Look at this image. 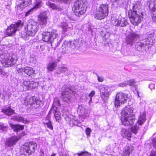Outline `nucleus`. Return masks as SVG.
<instances>
[{"label":"nucleus","instance_id":"obj_18","mask_svg":"<svg viewBox=\"0 0 156 156\" xmlns=\"http://www.w3.org/2000/svg\"><path fill=\"white\" fill-rule=\"evenodd\" d=\"M10 127L14 132H18L21 131L24 129L23 125L19 124H14L12 123H9Z\"/></svg>","mask_w":156,"mask_h":156},{"label":"nucleus","instance_id":"obj_50","mask_svg":"<svg viewBox=\"0 0 156 156\" xmlns=\"http://www.w3.org/2000/svg\"><path fill=\"white\" fill-rule=\"evenodd\" d=\"M40 155L41 156H46V154H44V152L41 150L40 152Z\"/></svg>","mask_w":156,"mask_h":156},{"label":"nucleus","instance_id":"obj_29","mask_svg":"<svg viewBox=\"0 0 156 156\" xmlns=\"http://www.w3.org/2000/svg\"><path fill=\"white\" fill-rule=\"evenodd\" d=\"M29 104L30 105H34L35 106V105H38L39 103L38 101L37 100H36L34 97L30 98L29 101Z\"/></svg>","mask_w":156,"mask_h":156},{"label":"nucleus","instance_id":"obj_15","mask_svg":"<svg viewBox=\"0 0 156 156\" xmlns=\"http://www.w3.org/2000/svg\"><path fill=\"white\" fill-rule=\"evenodd\" d=\"M47 12H41L40 14V25L41 27H44L47 24Z\"/></svg>","mask_w":156,"mask_h":156},{"label":"nucleus","instance_id":"obj_11","mask_svg":"<svg viewBox=\"0 0 156 156\" xmlns=\"http://www.w3.org/2000/svg\"><path fill=\"white\" fill-rule=\"evenodd\" d=\"M23 25V23L21 20H19L14 24H11L8 27L6 30V34L9 36H12L14 35L17 30L18 27H20Z\"/></svg>","mask_w":156,"mask_h":156},{"label":"nucleus","instance_id":"obj_7","mask_svg":"<svg viewBox=\"0 0 156 156\" xmlns=\"http://www.w3.org/2000/svg\"><path fill=\"white\" fill-rule=\"evenodd\" d=\"M37 145L36 143L33 142L26 143L21 147L20 150H23V154L25 155L29 156L35 151Z\"/></svg>","mask_w":156,"mask_h":156},{"label":"nucleus","instance_id":"obj_51","mask_svg":"<svg viewBox=\"0 0 156 156\" xmlns=\"http://www.w3.org/2000/svg\"><path fill=\"white\" fill-rule=\"evenodd\" d=\"M63 2L65 3H67L69 2H70L72 0H61Z\"/></svg>","mask_w":156,"mask_h":156},{"label":"nucleus","instance_id":"obj_32","mask_svg":"<svg viewBox=\"0 0 156 156\" xmlns=\"http://www.w3.org/2000/svg\"><path fill=\"white\" fill-rule=\"evenodd\" d=\"M133 150V147L130 144H129L125 147L124 150H125V152H126V151H127L130 154L132 152Z\"/></svg>","mask_w":156,"mask_h":156},{"label":"nucleus","instance_id":"obj_2","mask_svg":"<svg viewBox=\"0 0 156 156\" xmlns=\"http://www.w3.org/2000/svg\"><path fill=\"white\" fill-rule=\"evenodd\" d=\"M133 11L129 14V16L131 23L135 25H138L141 22L143 16L141 12L140 2L136 3L132 7Z\"/></svg>","mask_w":156,"mask_h":156},{"label":"nucleus","instance_id":"obj_34","mask_svg":"<svg viewBox=\"0 0 156 156\" xmlns=\"http://www.w3.org/2000/svg\"><path fill=\"white\" fill-rule=\"evenodd\" d=\"M139 127L138 126H135L132 127L131 128V131L134 133L136 134L137 133L138 130L139 129Z\"/></svg>","mask_w":156,"mask_h":156},{"label":"nucleus","instance_id":"obj_19","mask_svg":"<svg viewBox=\"0 0 156 156\" xmlns=\"http://www.w3.org/2000/svg\"><path fill=\"white\" fill-rule=\"evenodd\" d=\"M115 24L116 26L124 27L128 24V23L124 18H121L119 20H116Z\"/></svg>","mask_w":156,"mask_h":156},{"label":"nucleus","instance_id":"obj_12","mask_svg":"<svg viewBox=\"0 0 156 156\" xmlns=\"http://www.w3.org/2000/svg\"><path fill=\"white\" fill-rule=\"evenodd\" d=\"M31 0H20L19 2L16 6V13H20L27 6L31 4Z\"/></svg>","mask_w":156,"mask_h":156},{"label":"nucleus","instance_id":"obj_44","mask_svg":"<svg viewBox=\"0 0 156 156\" xmlns=\"http://www.w3.org/2000/svg\"><path fill=\"white\" fill-rule=\"evenodd\" d=\"M54 104H55L57 106H60V103L59 102V100L58 98H55L54 99Z\"/></svg>","mask_w":156,"mask_h":156},{"label":"nucleus","instance_id":"obj_55","mask_svg":"<svg viewBox=\"0 0 156 156\" xmlns=\"http://www.w3.org/2000/svg\"><path fill=\"white\" fill-rule=\"evenodd\" d=\"M137 94H138V96L139 97H140V96L139 95V91L137 92Z\"/></svg>","mask_w":156,"mask_h":156},{"label":"nucleus","instance_id":"obj_25","mask_svg":"<svg viewBox=\"0 0 156 156\" xmlns=\"http://www.w3.org/2000/svg\"><path fill=\"white\" fill-rule=\"evenodd\" d=\"M39 7V3L37 2V4L33 8L27 11L26 13L25 16H27L34 12Z\"/></svg>","mask_w":156,"mask_h":156},{"label":"nucleus","instance_id":"obj_49","mask_svg":"<svg viewBox=\"0 0 156 156\" xmlns=\"http://www.w3.org/2000/svg\"><path fill=\"white\" fill-rule=\"evenodd\" d=\"M98 81L100 82H102L103 81V78L100 77L98 76Z\"/></svg>","mask_w":156,"mask_h":156},{"label":"nucleus","instance_id":"obj_59","mask_svg":"<svg viewBox=\"0 0 156 156\" xmlns=\"http://www.w3.org/2000/svg\"><path fill=\"white\" fill-rule=\"evenodd\" d=\"M38 18H39V16H38Z\"/></svg>","mask_w":156,"mask_h":156},{"label":"nucleus","instance_id":"obj_38","mask_svg":"<svg viewBox=\"0 0 156 156\" xmlns=\"http://www.w3.org/2000/svg\"><path fill=\"white\" fill-rule=\"evenodd\" d=\"M51 109L52 111H53L54 114H55V113L59 112V110L58 109V108L54 105L52 106Z\"/></svg>","mask_w":156,"mask_h":156},{"label":"nucleus","instance_id":"obj_3","mask_svg":"<svg viewBox=\"0 0 156 156\" xmlns=\"http://www.w3.org/2000/svg\"><path fill=\"white\" fill-rule=\"evenodd\" d=\"M121 120L123 125H131L134 123L135 116L133 110L128 107L123 108L121 112Z\"/></svg>","mask_w":156,"mask_h":156},{"label":"nucleus","instance_id":"obj_45","mask_svg":"<svg viewBox=\"0 0 156 156\" xmlns=\"http://www.w3.org/2000/svg\"><path fill=\"white\" fill-rule=\"evenodd\" d=\"M91 130L90 128H87L86 130V134L87 136H90Z\"/></svg>","mask_w":156,"mask_h":156},{"label":"nucleus","instance_id":"obj_6","mask_svg":"<svg viewBox=\"0 0 156 156\" xmlns=\"http://www.w3.org/2000/svg\"><path fill=\"white\" fill-rule=\"evenodd\" d=\"M108 4L100 5L97 9L95 18L98 20H101L107 16L108 13Z\"/></svg>","mask_w":156,"mask_h":156},{"label":"nucleus","instance_id":"obj_26","mask_svg":"<svg viewBox=\"0 0 156 156\" xmlns=\"http://www.w3.org/2000/svg\"><path fill=\"white\" fill-rule=\"evenodd\" d=\"M57 64L56 62H53L49 63L47 66V69L50 71H53L56 67Z\"/></svg>","mask_w":156,"mask_h":156},{"label":"nucleus","instance_id":"obj_17","mask_svg":"<svg viewBox=\"0 0 156 156\" xmlns=\"http://www.w3.org/2000/svg\"><path fill=\"white\" fill-rule=\"evenodd\" d=\"M19 140V138L16 136L11 137L6 141L5 144L8 147H11L15 145Z\"/></svg>","mask_w":156,"mask_h":156},{"label":"nucleus","instance_id":"obj_60","mask_svg":"<svg viewBox=\"0 0 156 156\" xmlns=\"http://www.w3.org/2000/svg\"><path fill=\"white\" fill-rule=\"evenodd\" d=\"M62 156H64V155H62Z\"/></svg>","mask_w":156,"mask_h":156},{"label":"nucleus","instance_id":"obj_10","mask_svg":"<svg viewBox=\"0 0 156 156\" xmlns=\"http://www.w3.org/2000/svg\"><path fill=\"white\" fill-rule=\"evenodd\" d=\"M129 98V95L120 92L117 94L115 98V106H120L126 102Z\"/></svg>","mask_w":156,"mask_h":156},{"label":"nucleus","instance_id":"obj_35","mask_svg":"<svg viewBox=\"0 0 156 156\" xmlns=\"http://www.w3.org/2000/svg\"><path fill=\"white\" fill-rule=\"evenodd\" d=\"M78 156H90V154L86 151H81L80 153H78L76 154Z\"/></svg>","mask_w":156,"mask_h":156},{"label":"nucleus","instance_id":"obj_31","mask_svg":"<svg viewBox=\"0 0 156 156\" xmlns=\"http://www.w3.org/2000/svg\"><path fill=\"white\" fill-rule=\"evenodd\" d=\"M68 70V69L65 67H59L57 71V73L58 74H60L61 73L66 72Z\"/></svg>","mask_w":156,"mask_h":156},{"label":"nucleus","instance_id":"obj_47","mask_svg":"<svg viewBox=\"0 0 156 156\" xmlns=\"http://www.w3.org/2000/svg\"><path fill=\"white\" fill-rule=\"evenodd\" d=\"M127 85V84L126 83V81L122 83H121L119 84V86L122 87H123L124 86H126Z\"/></svg>","mask_w":156,"mask_h":156},{"label":"nucleus","instance_id":"obj_5","mask_svg":"<svg viewBox=\"0 0 156 156\" xmlns=\"http://www.w3.org/2000/svg\"><path fill=\"white\" fill-rule=\"evenodd\" d=\"M61 98L62 100L66 102H70L73 95L75 92L72 87L69 85H64L61 88Z\"/></svg>","mask_w":156,"mask_h":156},{"label":"nucleus","instance_id":"obj_54","mask_svg":"<svg viewBox=\"0 0 156 156\" xmlns=\"http://www.w3.org/2000/svg\"><path fill=\"white\" fill-rule=\"evenodd\" d=\"M55 154L53 153L51 155V156H55Z\"/></svg>","mask_w":156,"mask_h":156},{"label":"nucleus","instance_id":"obj_14","mask_svg":"<svg viewBox=\"0 0 156 156\" xmlns=\"http://www.w3.org/2000/svg\"><path fill=\"white\" fill-rule=\"evenodd\" d=\"M35 87V83L34 82L30 81H24L21 86L20 88L22 90L26 91L30 90Z\"/></svg>","mask_w":156,"mask_h":156},{"label":"nucleus","instance_id":"obj_43","mask_svg":"<svg viewBox=\"0 0 156 156\" xmlns=\"http://www.w3.org/2000/svg\"><path fill=\"white\" fill-rule=\"evenodd\" d=\"M114 2H117L119 5H122L124 4L125 0H115Z\"/></svg>","mask_w":156,"mask_h":156},{"label":"nucleus","instance_id":"obj_41","mask_svg":"<svg viewBox=\"0 0 156 156\" xmlns=\"http://www.w3.org/2000/svg\"><path fill=\"white\" fill-rule=\"evenodd\" d=\"M44 124L46 125L48 128H49L51 130L53 129V127L51 124V121H50L49 122L47 123H45Z\"/></svg>","mask_w":156,"mask_h":156},{"label":"nucleus","instance_id":"obj_4","mask_svg":"<svg viewBox=\"0 0 156 156\" xmlns=\"http://www.w3.org/2000/svg\"><path fill=\"white\" fill-rule=\"evenodd\" d=\"M88 3L87 0H77L74 3L73 10L76 16L80 17L86 12Z\"/></svg>","mask_w":156,"mask_h":156},{"label":"nucleus","instance_id":"obj_24","mask_svg":"<svg viewBox=\"0 0 156 156\" xmlns=\"http://www.w3.org/2000/svg\"><path fill=\"white\" fill-rule=\"evenodd\" d=\"M146 120V114L143 112L141 113L139 117L137 123L139 125H141L144 123Z\"/></svg>","mask_w":156,"mask_h":156},{"label":"nucleus","instance_id":"obj_16","mask_svg":"<svg viewBox=\"0 0 156 156\" xmlns=\"http://www.w3.org/2000/svg\"><path fill=\"white\" fill-rule=\"evenodd\" d=\"M77 42L75 40H73L71 41H65L62 45V47L65 48L66 50H68L70 48L74 49L76 47Z\"/></svg>","mask_w":156,"mask_h":156},{"label":"nucleus","instance_id":"obj_36","mask_svg":"<svg viewBox=\"0 0 156 156\" xmlns=\"http://www.w3.org/2000/svg\"><path fill=\"white\" fill-rule=\"evenodd\" d=\"M85 108L82 105H79L77 111L78 112H80L81 113L83 114L85 111Z\"/></svg>","mask_w":156,"mask_h":156},{"label":"nucleus","instance_id":"obj_28","mask_svg":"<svg viewBox=\"0 0 156 156\" xmlns=\"http://www.w3.org/2000/svg\"><path fill=\"white\" fill-rule=\"evenodd\" d=\"M48 5L49 7L51 8L52 9H56L59 11H61L62 9V8L60 6H56L55 4L51 3L50 2H48Z\"/></svg>","mask_w":156,"mask_h":156},{"label":"nucleus","instance_id":"obj_48","mask_svg":"<svg viewBox=\"0 0 156 156\" xmlns=\"http://www.w3.org/2000/svg\"><path fill=\"white\" fill-rule=\"evenodd\" d=\"M52 111L51 110H51L49 111V112L48 113V115L47 116V119H50V117L51 116L50 115H51V114L52 113Z\"/></svg>","mask_w":156,"mask_h":156},{"label":"nucleus","instance_id":"obj_46","mask_svg":"<svg viewBox=\"0 0 156 156\" xmlns=\"http://www.w3.org/2000/svg\"><path fill=\"white\" fill-rule=\"evenodd\" d=\"M125 150H124L122 152L123 156H129L130 153L128 152L127 151H126V152Z\"/></svg>","mask_w":156,"mask_h":156},{"label":"nucleus","instance_id":"obj_9","mask_svg":"<svg viewBox=\"0 0 156 156\" xmlns=\"http://www.w3.org/2000/svg\"><path fill=\"white\" fill-rule=\"evenodd\" d=\"M26 34H21V37L24 39L26 40L28 36H34L36 32L38 30L36 26L29 23L25 26Z\"/></svg>","mask_w":156,"mask_h":156},{"label":"nucleus","instance_id":"obj_30","mask_svg":"<svg viewBox=\"0 0 156 156\" xmlns=\"http://www.w3.org/2000/svg\"><path fill=\"white\" fill-rule=\"evenodd\" d=\"M152 141L153 146L156 149V138L153 139ZM150 156H156V151H152Z\"/></svg>","mask_w":156,"mask_h":156},{"label":"nucleus","instance_id":"obj_21","mask_svg":"<svg viewBox=\"0 0 156 156\" xmlns=\"http://www.w3.org/2000/svg\"><path fill=\"white\" fill-rule=\"evenodd\" d=\"M122 135L124 137L126 138L129 140H130L132 134L130 131L123 129L122 130Z\"/></svg>","mask_w":156,"mask_h":156},{"label":"nucleus","instance_id":"obj_58","mask_svg":"<svg viewBox=\"0 0 156 156\" xmlns=\"http://www.w3.org/2000/svg\"><path fill=\"white\" fill-rule=\"evenodd\" d=\"M111 137V136H109V138H110Z\"/></svg>","mask_w":156,"mask_h":156},{"label":"nucleus","instance_id":"obj_8","mask_svg":"<svg viewBox=\"0 0 156 156\" xmlns=\"http://www.w3.org/2000/svg\"><path fill=\"white\" fill-rule=\"evenodd\" d=\"M42 40L45 42H50L51 43L55 41L57 42L58 39V34L56 30H54L50 32H45L42 34Z\"/></svg>","mask_w":156,"mask_h":156},{"label":"nucleus","instance_id":"obj_22","mask_svg":"<svg viewBox=\"0 0 156 156\" xmlns=\"http://www.w3.org/2000/svg\"><path fill=\"white\" fill-rule=\"evenodd\" d=\"M2 112L5 115L9 116L13 114L15 112L14 111L9 107L2 109Z\"/></svg>","mask_w":156,"mask_h":156},{"label":"nucleus","instance_id":"obj_53","mask_svg":"<svg viewBox=\"0 0 156 156\" xmlns=\"http://www.w3.org/2000/svg\"><path fill=\"white\" fill-rule=\"evenodd\" d=\"M124 48H123V49H122V52H123V54H124L125 55H126V54L125 52V51H124V50L123 51V50H124Z\"/></svg>","mask_w":156,"mask_h":156},{"label":"nucleus","instance_id":"obj_42","mask_svg":"<svg viewBox=\"0 0 156 156\" xmlns=\"http://www.w3.org/2000/svg\"><path fill=\"white\" fill-rule=\"evenodd\" d=\"M95 94V91L94 90H93L89 94L88 96L90 98V100L89 103L91 102L92 101V98L93 97V96Z\"/></svg>","mask_w":156,"mask_h":156},{"label":"nucleus","instance_id":"obj_52","mask_svg":"<svg viewBox=\"0 0 156 156\" xmlns=\"http://www.w3.org/2000/svg\"><path fill=\"white\" fill-rule=\"evenodd\" d=\"M40 48L42 49H44V46H41V47Z\"/></svg>","mask_w":156,"mask_h":156},{"label":"nucleus","instance_id":"obj_40","mask_svg":"<svg viewBox=\"0 0 156 156\" xmlns=\"http://www.w3.org/2000/svg\"><path fill=\"white\" fill-rule=\"evenodd\" d=\"M54 116L56 121L59 122V120L60 119V112L57 113H55Z\"/></svg>","mask_w":156,"mask_h":156},{"label":"nucleus","instance_id":"obj_56","mask_svg":"<svg viewBox=\"0 0 156 156\" xmlns=\"http://www.w3.org/2000/svg\"><path fill=\"white\" fill-rule=\"evenodd\" d=\"M39 3H40V6L41 5V2L40 1Z\"/></svg>","mask_w":156,"mask_h":156},{"label":"nucleus","instance_id":"obj_33","mask_svg":"<svg viewBox=\"0 0 156 156\" xmlns=\"http://www.w3.org/2000/svg\"><path fill=\"white\" fill-rule=\"evenodd\" d=\"M60 27L62 29L63 31L64 32L67 31V24L66 23L63 22L61 23V24L60 26Z\"/></svg>","mask_w":156,"mask_h":156},{"label":"nucleus","instance_id":"obj_1","mask_svg":"<svg viewBox=\"0 0 156 156\" xmlns=\"http://www.w3.org/2000/svg\"><path fill=\"white\" fill-rule=\"evenodd\" d=\"M140 36V35L138 32H135L132 31L126 36V42L127 44L130 46L136 43L135 47L137 51H147L149 49L148 45L153 41L152 39L153 35H149L146 39L137 42Z\"/></svg>","mask_w":156,"mask_h":156},{"label":"nucleus","instance_id":"obj_37","mask_svg":"<svg viewBox=\"0 0 156 156\" xmlns=\"http://www.w3.org/2000/svg\"><path fill=\"white\" fill-rule=\"evenodd\" d=\"M126 81L127 85L129 86H133L135 83V82L134 80H130Z\"/></svg>","mask_w":156,"mask_h":156},{"label":"nucleus","instance_id":"obj_57","mask_svg":"<svg viewBox=\"0 0 156 156\" xmlns=\"http://www.w3.org/2000/svg\"><path fill=\"white\" fill-rule=\"evenodd\" d=\"M40 102H42V101H41L40 100Z\"/></svg>","mask_w":156,"mask_h":156},{"label":"nucleus","instance_id":"obj_13","mask_svg":"<svg viewBox=\"0 0 156 156\" xmlns=\"http://www.w3.org/2000/svg\"><path fill=\"white\" fill-rule=\"evenodd\" d=\"M16 58H15L14 57L8 55L2 61L3 62V66L5 67H8L9 66H12L16 63Z\"/></svg>","mask_w":156,"mask_h":156},{"label":"nucleus","instance_id":"obj_23","mask_svg":"<svg viewBox=\"0 0 156 156\" xmlns=\"http://www.w3.org/2000/svg\"><path fill=\"white\" fill-rule=\"evenodd\" d=\"M100 91L101 94H102L101 96L102 98L104 97H107L108 96L109 90L107 87H102L100 89Z\"/></svg>","mask_w":156,"mask_h":156},{"label":"nucleus","instance_id":"obj_27","mask_svg":"<svg viewBox=\"0 0 156 156\" xmlns=\"http://www.w3.org/2000/svg\"><path fill=\"white\" fill-rule=\"evenodd\" d=\"M11 119L15 121L19 122H24V118L19 115L12 116Z\"/></svg>","mask_w":156,"mask_h":156},{"label":"nucleus","instance_id":"obj_39","mask_svg":"<svg viewBox=\"0 0 156 156\" xmlns=\"http://www.w3.org/2000/svg\"><path fill=\"white\" fill-rule=\"evenodd\" d=\"M4 124L2 123V125L0 127V130L2 131L1 132H2L5 131H6L5 129L9 128V127L8 126H4Z\"/></svg>","mask_w":156,"mask_h":156},{"label":"nucleus","instance_id":"obj_20","mask_svg":"<svg viewBox=\"0 0 156 156\" xmlns=\"http://www.w3.org/2000/svg\"><path fill=\"white\" fill-rule=\"evenodd\" d=\"M19 71L24 72L26 74L29 76H30L34 73V71L32 68L26 67L25 68H22L21 69H19Z\"/></svg>","mask_w":156,"mask_h":156}]
</instances>
